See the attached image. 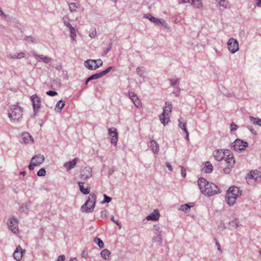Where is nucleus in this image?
Wrapping results in <instances>:
<instances>
[{
	"label": "nucleus",
	"instance_id": "nucleus-1",
	"mask_svg": "<svg viewBox=\"0 0 261 261\" xmlns=\"http://www.w3.org/2000/svg\"><path fill=\"white\" fill-rule=\"evenodd\" d=\"M198 185L201 193L208 196L217 194L221 192V189L217 185L210 183L204 178H199Z\"/></svg>",
	"mask_w": 261,
	"mask_h": 261
},
{
	"label": "nucleus",
	"instance_id": "nucleus-2",
	"mask_svg": "<svg viewBox=\"0 0 261 261\" xmlns=\"http://www.w3.org/2000/svg\"><path fill=\"white\" fill-rule=\"evenodd\" d=\"M241 193L242 191L238 187H231L226 194L225 199L227 203L229 206L233 205L236 199L241 196Z\"/></svg>",
	"mask_w": 261,
	"mask_h": 261
},
{
	"label": "nucleus",
	"instance_id": "nucleus-3",
	"mask_svg": "<svg viewBox=\"0 0 261 261\" xmlns=\"http://www.w3.org/2000/svg\"><path fill=\"white\" fill-rule=\"evenodd\" d=\"M22 116V109L17 105L11 106L8 110V116L11 121L17 122L20 121Z\"/></svg>",
	"mask_w": 261,
	"mask_h": 261
},
{
	"label": "nucleus",
	"instance_id": "nucleus-4",
	"mask_svg": "<svg viewBox=\"0 0 261 261\" xmlns=\"http://www.w3.org/2000/svg\"><path fill=\"white\" fill-rule=\"evenodd\" d=\"M96 195L94 193H91L88 199L81 207V211L87 213H92L94 211L96 204Z\"/></svg>",
	"mask_w": 261,
	"mask_h": 261
},
{
	"label": "nucleus",
	"instance_id": "nucleus-5",
	"mask_svg": "<svg viewBox=\"0 0 261 261\" xmlns=\"http://www.w3.org/2000/svg\"><path fill=\"white\" fill-rule=\"evenodd\" d=\"M165 105V107L163 109V112L159 116L161 123L164 126L169 121L168 114L171 113L172 109V105L170 102H166Z\"/></svg>",
	"mask_w": 261,
	"mask_h": 261
},
{
	"label": "nucleus",
	"instance_id": "nucleus-6",
	"mask_svg": "<svg viewBox=\"0 0 261 261\" xmlns=\"http://www.w3.org/2000/svg\"><path fill=\"white\" fill-rule=\"evenodd\" d=\"M224 162L225 164H227V167L223 169V171L225 173L228 174L230 172L235 164V160L233 155L228 154L227 157L224 160Z\"/></svg>",
	"mask_w": 261,
	"mask_h": 261
},
{
	"label": "nucleus",
	"instance_id": "nucleus-7",
	"mask_svg": "<svg viewBox=\"0 0 261 261\" xmlns=\"http://www.w3.org/2000/svg\"><path fill=\"white\" fill-rule=\"evenodd\" d=\"M144 17L157 25L160 24L165 28L168 27V24L164 19L155 18L149 13L144 14Z\"/></svg>",
	"mask_w": 261,
	"mask_h": 261
},
{
	"label": "nucleus",
	"instance_id": "nucleus-8",
	"mask_svg": "<svg viewBox=\"0 0 261 261\" xmlns=\"http://www.w3.org/2000/svg\"><path fill=\"white\" fill-rule=\"evenodd\" d=\"M18 220L15 217H11L9 218L7 225L9 229L14 233H17L18 232L17 226Z\"/></svg>",
	"mask_w": 261,
	"mask_h": 261
},
{
	"label": "nucleus",
	"instance_id": "nucleus-9",
	"mask_svg": "<svg viewBox=\"0 0 261 261\" xmlns=\"http://www.w3.org/2000/svg\"><path fill=\"white\" fill-rule=\"evenodd\" d=\"M227 45L228 50L232 54H234L239 50L238 41L233 38H231L228 40Z\"/></svg>",
	"mask_w": 261,
	"mask_h": 261
},
{
	"label": "nucleus",
	"instance_id": "nucleus-10",
	"mask_svg": "<svg viewBox=\"0 0 261 261\" xmlns=\"http://www.w3.org/2000/svg\"><path fill=\"white\" fill-rule=\"evenodd\" d=\"M248 146L247 142L243 141L240 139H236L233 143V147L236 151L243 150Z\"/></svg>",
	"mask_w": 261,
	"mask_h": 261
},
{
	"label": "nucleus",
	"instance_id": "nucleus-11",
	"mask_svg": "<svg viewBox=\"0 0 261 261\" xmlns=\"http://www.w3.org/2000/svg\"><path fill=\"white\" fill-rule=\"evenodd\" d=\"M31 100L33 102V107L35 113L38 112V110L41 106V99L37 94H34L31 96Z\"/></svg>",
	"mask_w": 261,
	"mask_h": 261
},
{
	"label": "nucleus",
	"instance_id": "nucleus-12",
	"mask_svg": "<svg viewBox=\"0 0 261 261\" xmlns=\"http://www.w3.org/2000/svg\"><path fill=\"white\" fill-rule=\"evenodd\" d=\"M81 178L83 180H87L92 175V169L89 167H86L81 171Z\"/></svg>",
	"mask_w": 261,
	"mask_h": 261
},
{
	"label": "nucleus",
	"instance_id": "nucleus-13",
	"mask_svg": "<svg viewBox=\"0 0 261 261\" xmlns=\"http://www.w3.org/2000/svg\"><path fill=\"white\" fill-rule=\"evenodd\" d=\"M109 134L111 136V142L112 144L116 145L118 141V133L115 127L110 128L108 130Z\"/></svg>",
	"mask_w": 261,
	"mask_h": 261
},
{
	"label": "nucleus",
	"instance_id": "nucleus-14",
	"mask_svg": "<svg viewBox=\"0 0 261 261\" xmlns=\"http://www.w3.org/2000/svg\"><path fill=\"white\" fill-rule=\"evenodd\" d=\"M20 142L27 144L30 142H33V139L29 133L28 132H24L22 133L21 136Z\"/></svg>",
	"mask_w": 261,
	"mask_h": 261
},
{
	"label": "nucleus",
	"instance_id": "nucleus-15",
	"mask_svg": "<svg viewBox=\"0 0 261 261\" xmlns=\"http://www.w3.org/2000/svg\"><path fill=\"white\" fill-rule=\"evenodd\" d=\"M33 56L38 62H43L45 63H48L52 60V59L50 58L44 56L42 55H39L35 53H33Z\"/></svg>",
	"mask_w": 261,
	"mask_h": 261
},
{
	"label": "nucleus",
	"instance_id": "nucleus-16",
	"mask_svg": "<svg viewBox=\"0 0 261 261\" xmlns=\"http://www.w3.org/2000/svg\"><path fill=\"white\" fill-rule=\"evenodd\" d=\"M160 216V212L158 210H154L150 215H148L146 219L148 221H157Z\"/></svg>",
	"mask_w": 261,
	"mask_h": 261
},
{
	"label": "nucleus",
	"instance_id": "nucleus-17",
	"mask_svg": "<svg viewBox=\"0 0 261 261\" xmlns=\"http://www.w3.org/2000/svg\"><path fill=\"white\" fill-rule=\"evenodd\" d=\"M44 160L45 158L44 155L38 154L33 156L31 161L34 163L35 165L37 166L41 164L44 161Z\"/></svg>",
	"mask_w": 261,
	"mask_h": 261
},
{
	"label": "nucleus",
	"instance_id": "nucleus-18",
	"mask_svg": "<svg viewBox=\"0 0 261 261\" xmlns=\"http://www.w3.org/2000/svg\"><path fill=\"white\" fill-rule=\"evenodd\" d=\"M23 251L20 246L17 247L13 253V257L17 261L20 260L22 257Z\"/></svg>",
	"mask_w": 261,
	"mask_h": 261
},
{
	"label": "nucleus",
	"instance_id": "nucleus-19",
	"mask_svg": "<svg viewBox=\"0 0 261 261\" xmlns=\"http://www.w3.org/2000/svg\"><path fill=\"white\" fill-rule=\"evenodd\" d=\"M78 160L79 159L77 158H75L72 161L65 163L64 166L66 169L67 171H69L73 168L75 166Z\"/></svg>",
	"mask_w": 261,
	"mask_h": 261
},
{
	"label": "nucleus",
	"instance_id": "nucleus-20",
	"mask_svg": "<svg viewBox=\"0 0 261 261\" xmlns=\"http://www.w3.org/2000/svg\"><path fill=\"white\" fill-rule=\"evenodd\" d=\"M215 159L217 161H221L224 159V152L222 150H216L213 153Z\"/></svg>",
	"mask_w": 261,
	"mask_h": 261
},
{
	"label": "nucleus",
	"instance_id": "nucleus-21",
	"mask_svg": "<svg viewBox=\"0 0 261 261\" xmlns=\"http://www.w3.org/2000/svg\"><path fill=\"white\" fill-rule=\"evenodd\" d=\"M150 148L155 154H156L159 151V146L158 143L154 140H150Z\"/></svg>",
	"mask_w": 261,
	"mask_h": 261
},
{
	"label": "nucleus",
	"instance_id": "nucleus-22",
	"mask_svg": "<svg viewBox=\"0 0 261 261\" xmlns=\"http://www.w3.org/2000/svg\"><path fill=\"white\" fill-rule=\"evenodd\" d=\"M96 62H97L96 60L89 59L85 61L84 65L88 69L93 70V65L94 64H96Z\"/></svg>",
	"mask_w": 261,
	"mask_h": 261
},
{
	"label": "nucleus",
	"instance_id": "nucleus-23",
	"mask_svg": "<svg viewBox=\"0 0 261 261\" xmlns=\"http://www.w3.org/2000/svg\"><path fill=\"white\" fill-rule=\"evenodd\" d=\"M152 242L154 243H159L160 244L162 243V232H156L154 233L152 238Z\"/></svg>",
	"mask_w": 261,
	"mask_h": 261
},
{
	"label": "nucleus",
	"instance_id": "nucleus-24",
	"mask_svg": "<svg viewBox=\"0 0 261 261\" xmlns=\"http://www.w3.org/2000/svg\"><path fill=\"white\" fill-rule=\"evenodd\" d=\"M84 183L83 182H81V181H79L78 182V185L79 186L80 191L84 194L87 195V194H89L90 191V188H85L84 187Z\"/></svg>",
	"mask_w": 261,
	"mask_h": 261
},
{
	"label": "nucleus",
	"instance_id": "nucleus-25",
	"mask_svg": "<svg viewBox=\"0 0 261 261\" xmlns=\"http://www.w3.org/2000/svg\"><path fill=\"white\" fill-rule=\"evenodd\" d=\"M65 103L64 101L62 100H59L56 105L55 111L58 112H60L62 108L65 106Z\"/></svg>",
	"mask_w": 261,
	"mask_h": 261
},
{
	"label": "nucleus",
	"instance_id": "nucleus-26",
	"mask_svg": "<svg viewBox=\"0 0 261 261\" xmlns=\"http://www.w3.org/2000/svg\"><path fill=\"white\" fill-rule=\"evenodd\" d=\"M258 177H261V173L257 171H251L248 175V178L251 179L254 178L257 179Z\"/></svg>",
	"mask_w": 261,
	"mask_h": 261
},
{
	"label": "nucleus",
	"instance_id": "nucleus-27",
	"mask_svg": "<svg viewBox=\"0 0 261 261\" xmlns=\"http://www.w3.org/2000/svg\"><path fill=\"white\" fill-rule=\"evenodd\" d=\"M178 126L184 132L188 131L186 127V123L184 122V119L181 117H180L178 119Z\"/></svg>",
	"mask_w": 261,
	"mask_h": 261
},
{
	"label": "nucleus",
	"instance_id": "nucleus-28",
	"mask_svg": "<svg viewBox=\"0 0 261 261\" xmlns=\"http://www.w3.org/2000/svg\"><path fill=\"white\" fill-rule=\"evenodd\" d=\"M69 31L70 32V36L72 39L73 41H76V33L75 29L72 27L71 28L69 29Z\"/></svg>",
	"mask_w": 261,
	"mask_h": 261
},
{
	"label": "nucleus",
	"instance_id": "nucleus-29",
	"mask_svg": "<svg viewBox=\"0 0 261 261\" xmlns=\"http://www.w3.org/2000/svg\"><path fill=\"white\" fill-rule=\"evenodd\" d=\"M205 170L204 172L209 173L212 172L213 167L212 164L210 162H206L205 164Z\"/></svg>",
	"mask_w": 261,
	"mask_h": 261
},
{
	"label": "nucleus",
	"instance_id": "nucleus-30",
	"mask_svg": "<svg viewBox=\"0 0 261 261\" xmlns=\"http://www.w3.org/2000/svg\"><path fill=\"white\" fill-rule=\"evenodd\" d=\"M219 3V5L224 8H227L229 6V3L227 0H215Z\"/></svg>",
	"mask_w": 261,
	"mask_h": 261
},
{
	"label": "nucleus",
	"instance_id": "nucleus-31",
	"mask_svg": "<svg viewBox=\"0 0 261 261\" xmlns=\"http://www.w3.org/2000/svg\"><path fill=\"white\" fill-rule=\"evenodd\" d=\"M190 3L192 5L195 6L197 8H200L202 7L201 0H191Z\"/></svg>",
	"mask_w": 261,
	"mask_h": 261
},
{
	"label": "nucleus",
	"instance_id": "nucleus-32",
	"mask_svg": "<svg viewBox=\"0 0 261 261\" xmlns=\"http://www.w3.org/2000/svg\"><path fill=\"white\" fill-rule=\"evenodd\" d=\"M110 253V251L108 249H105L101 251L100 255L102 258L106 259Z\"/></svg>",
	"mask_w": 261,
	"mask_h": 261
},
{
	"label": "nucleus",
	"instance_id": "nucleus-33",
	"mask_svg": "<svg viewBox=\"0 0 261 261\" xmlns=\"http://www.w3.org/2000/svg\"><path fill=\"white\" fill-rule=\"evenodd\" d=\"M94 242L97 244L98 247L100 248H103L104 247V244L102 241L99 238H95L94 239Z\"/></svg>",
	"mask_w": 261,
	"mask_h": 261
},
{
	"label": "nucleus",
	"instance_id": "nucleus-34",
	"mask_svg": "<svg viewBox=\"0 0 261 261\" xmlns=\"http://www.w3.org/2000/svg\"><path fill=\"white\" fill-rule=\"evenodd\" d=\"M145 68L143 66L138 67L136 69L137 74L140 76L142 77L144 73Z\"/></svg>",
	"mask_w": 261,
	"mask_h": 261
},
{
	"label": "nucleus",
	"instance_id": "nucleus-35",
	"mask_svg": "<svg viewBox=\"0 0 261 261\" xmlns=\"http://www.w3.org/2000/svg\"><path fill=\"white\" fill-rule=\"evenodd\" d=\"M191 207V206H190L189 204H185L180 206V210L184 211L185 213H188L189 212Z\"/></svg>",
	"mask_w": 261,
	"mask_h": 261
},
{
	"label": "nucleus",
	"instance_id": "nucleus-36",
	"mask_svg": "<svg viewBox=\"0 0 261 261\" xmlns=\"http://www.w3.org/2000/svg\"><path fill=\"white\" fill-rule=\"evenodd\" d=\"M24 40L28 43H36V39L32 36H26L24 38Z\"/></svg>",
	"mask_w": 261,
	"mask_h": 261
},
{
	"label": "nucleus",
	"instance_id": "nucleus-37",
	"mask_svg": "<svg viewBox=\"0 0 261 261\" xmlns=\"http://www.w3.org/2000/svg\"><path fill=\"white\" fill-rule=\"evenodd\" d=\"M102 77L100 72L92 74L89 77V80H96Z\"/></svg>",
	"mask_w": 261,
	"mask_h": 261
},
{
	"label": "nucleus",
	"instance_id": "nucleus-38",
	"mask_svg": "<svg viewBox=\"0 0 261 261\" xmlns=\"http://www.w3.org/2000/svg\"><path fill=\"white\" fill-rule=\"evenodd\" d=\"M250 120L253 122L254 124L257 125L258 123V122H261L260 121V118H255L253 116H249V117Z\"/></svg>",
	"mask_w": 261,
	"mask_h": 261
},
{
	"label": "nucleus",
	"instance_id": "nucleus-39",
	"mask_svg": "<svg viewBox=\"0 0 261 261\" xmlns=\"http://www.w3.org/2000/svg\"><path fill=\"white\" fill-rule=\"evenodd\" d=\"M77 8L76 4L74 3L69 4V8L71 12L75 11L76 9Z\"/></svg>",
	"mask_w": 261,
	"mask_h": 261
},
{
	"label": "nucleus",
	"instance_id": "nucleus-40",
	"mask_svg": "<svg viewBox=\"0 0 261 261\" xmlns=\"http://www.w3.org/2000/svg\"><path fill=\"white\" fill-rule=\"evenodd\" d=\"M104 199L101 202L102 204L106 203H109L111 201L112 198L109 196H108L106 194L103 195Z\"/></svg>",
	"mask_w": 261,
	"mask_h": 261
},
{
	"label": "nucleus",
	"instance_id": "nucleus-41",
	"mask_svg": "<svg viewBox=\"0 0 261 261\" xmlns=\"http://www.w3.org/2000/svg\"><path fill=\"white\" fill-rule=\"evenodd\" d=\"M46 174V171L45 169L44 168H41L38 172H37V175L38 176H44Z\"/></svg>",
	"mask_w": 261,
	"mask_h": 261
},
{
	"label": "nucleus",
	"instance_id": "nucleus-42",
	"mask_svg": "<svg viewBox=\"0 0 261 261\" xmlns=\"http://www.w3.org/2000/svg\"><path fill=\"white\" fill-rule=\"evenodd\" d=\"M96 29H92L90 30V32H89V36L91 38H94L96 36Z\"/></svg>",
	"mask_w": 261,
	"mask_h": 261
},
{
	"label": "nucleus",
	"instance_id": "nucleus-43",
	"mask_svg": "<svg viewBox=\"0 0 261 261\" xmlns=\"http://www.w3.org/2000/svg\"><path fill=\"white\" fill-rule=\"evenodd\" d=\"M112 68L113 67L112 66H109L106 70L100 72L102 76L105 75L108 73H109L112 69Z\"/></svg>",
	"mask_w": 261,
	"mask_h": 261
},
{
	"label": "nucleus",
	"instance_id": "nucleus-44",
	"mask_svg": "<svg viewBox=\"0 0 261 261\" xmlns=\"http://www.w3.org/2000/svg\"><path fill=\"white\" fill-rule=\"evenodd\" d=\"M134 105H135L136 107H137V108H139L140 107H141V101L138 99V98H137V99L133 100Z\"/></svg>",
	"mask_w": 261,
	"mask_h": 261
},
{
	"label": "nucleus",
	"instance_id": "nucleus-45",
	"mask_svg": "<svg viewBox=\"0 0 261 261\" xmlns=\"http://www.w3.org/2000/svg\"><path fill=\"white\" fill-rule=\"evenodd\" d=\"M97 61H98V62H100V64H98L96 63V64H94V65L93 66V70H95L102 65L103 63H102V61L101 60L99 59V60H97Z\"/></svg>",
	"mask_w": 261,
	"mask_h": 261
},
{
	"label": "nucleus",
	"instance_id": "nucleus-46",
	"mask_svg": "<svg viewBox=\"0 0 261 261\" xmlns=\"http://www.w3.org/2000/svg\"><path fill=\"white\" fill-rule=\"evenodd\" d=\"M111 220L113 221L114 223H115L117 225H118L119 227V228H121V224L118 221H116L114 219V216L113 215H112L111 217Z\"/></svg>",
	"mask_w": 261,
	"mask_h": 261
},
{
	"label": "nucleus",
	"instance_id": "nucleus-47",
	"mask_svg": "<svg viewBox=\"0 0 261 261\" xmlns=\"http://www.w3.org/2000/svg\"><path fill=\"white\" fill-rule=\"evenodd\" d=\"M57 92L55 91L50 90L46 92V94L50 96H54L57 95Z\"/></svg>",
	"mask_w": 261,
	"mask_h": 261
},
{
	"label": "nucleus",
	"instance_id": "nucleus-48",
	"mask_svg": "<svg viewBox=\"0 0 261 261\" xmlns=\"http://www.w3.org/2000/svg\"><path fill=\"white\" fill-rule=\"evenodd\" d=\"M129 96L132 101L138 98L136 94L133 92L129 93Z\"/></svg>",
	"mask_w": 261,
	"mask_h": 261
},
{
	"label": "nucleus",
	"instance_id": "nucleus-49",
	"mask_svg": "<svg viewBox=\"0 0 261 261\" xmlns=\"http://www.w3.org/2000/svg\"><path fill=\"white\" fill-rule=\"evenodd\" d=\"M171 82V86H174L177 83L178 80L177 79H171L169 80Z\"/></svg>",
	"mask_w": 261,
	"mask_h": 261
},
{
	"label": "nucleus",
	"instance_id": "nucleus-50",
	"mask_svg": "<svg viewBox=\"0 0 261 261\" xmlns=\"http://www.w3.org/2000/svg\"><path fill=\"white\" fill-rule=\"evenodd\" d=\"M37 166L36 165H34V163H33L32 161H31L30 163L28 166V168L30 170H33L34 169V167Z\"/></svg>",
	"mask_w": 261,
	"mask_h": 261
},
{
	"label": "nucleus",
	"instance_id": "nucleus-51",
	"mask_svg": "<svg viewBox=\"0 0 261 261\" xmlns=\"http://www.w3.org/2000/svg\"><path fill=\"white\" fill-rule=\"evenodd\" d=\"M247 128L250 130V132L254 135H256V132L251 126H247Z\"/></svg>",
	"mask_w": 261,
	"mask_h": 261
},
{
	"label": "nucleus",
	"instance_id": "nucleus-52",
	"mask_svg": "<svg viewBox=\"0 0 261 261\" xmlns=\"http://www.w3.org/2000/svg\"><path fill=\"white\" fill-rule=\"evenodd\" d=\"M181 168V175L183 177H185L186 176V170L182 166H180Z\"/></svg>",
	"mask_w": 261,
	"mask_h": 261
},
{
	"label": "nucleus",
	"instance_id": "nucleus-53",
	"mask_svg": "<svg viewBox=\"0 0 261 261\" xmlns=\"http://www.w3.org/2000/svg\"><path fill=\"white\" fill-rule=\"evenodd\" d=\"M112 48V43H111L104 50L103 54L105 55H107L108 52Z\"/></svg>",
	"mask_w": 261,
	"mask_h": 261
},
{
	"label": "nucleus",
	"instance_id": "nucleus-54",
	"mask_svg": "<svg viewBox=\"0 0 261 261\" xmlns=\"http://www.w3.org/2000/svg\"><path fill=\"white\" fill-rule=\"evenodd\" d=\"M16 54H17V57H16L17 59H21L22 58H23L25 57V54L23 52L17 53Z\"/></svg>",
	"mask_w": 261,
	"mask_h": 261
},
{
	"label": "nucleus",
	"instance_id": "nucleus-55",
	"mask_svg": "<svg viewBox=\"0 0 261 261\" xmlns=\"http://www.w3.org/2000/svg\"><path fill=\"white\" fill-rule=\"evenodd\" d=\"M0 16L3 17L5 19H6V20H10L11 19V17L9 15H6L4 13V15H0Z\"/></svg>",
	"mask_w": 261,
	"mask_h": 261
},
{
	"label": "nucleus",
	"instance_id": "nucleus-56",
	"mask_svg": "<svg viewBox=\"0 0 261 261\" xmlns=\"http://www.w3.org/2000/svg\"><path fill=\"white\" fill-rule=\"evenodd\" d=\"M215 244H216V246H217V249L219 251L222 252V250L221 249V246H220V244L219 243V242L217 241V240L216 239H215Z\"/></svg>",
	"mask_w": 261,
	"mask_h": 261
},
{
	"label": "nucleus",
	"instance_id": "nucleus-57",
	"mask_svg": "<svg viewBox=\"0 0 261 261\" xmlns=\"http://www.w3.org/2000/svg\"><path fill=\"white\" fill-rule=\"evenodd\" d=\"M237 128H238V126L237 125L234 124L233 123H232V124H231L230 130L231 132H234L236 130H237Z\"/></svg>",
	"mask_w": 261,
	"mask_h": 261
},
{
	"label": "nucleus",
	"instance_id": "nucleus-58",
	"mask_svg": "<svg viewBox=\"0 0 261 261\" xmlns=\"http://www.w3.org/2000/svg\"><path fill=\"white\" fill-rule=\"evenodd\" d=\"M153 229L156 231V232H162L160 231V227L159 225L155 224L153 225Z\"/></svg>",
	"mask_w": 261,
	"mask_h": 261
},
{
	"label": "nucleus",
	"instance_id": "nucleus-59",
	"mask_svg": "<svg viewBox=\"0 0 261 261\" xmlns=\"http://www.w3.org/2000/svg\"><path fill=\"white\" fill-rule=\"evenodd\" d=\"M65 259V257L64 255H60L57 261H64Z\"/></svg>",
	"mask_w": 261,
	"mask_h": 261
},
{
	"label": "nucleus",
	"instance_id": "nucleus-60",
	"mask_svg": "<svg viewBox=\"0 0 261 261\" xmlns=\"http://www.w3.org/2000/svg\"><path fill=\"white\" fill-rule=\"evenodd\" d=\"M81 256L82 257L87 258L88 256V252L86 250H84L81 254Z\"/></svg>",
	"mask_w": 261,
	"mask_h": 261
},
{
	"label": "nucleus",
	"instance_id": "nucleus-61",
	"mask_svg": "<svg viewBox=\"0 0 261 261\" xmlns=\"http://www.w3.org/2000/svg\"><path fill=\"white\" fill-rule=\"evenodd\" d=\"M7 56H8V58H9V59H17V58H16L17 54H15L13 55H12L11 54H9Z\"/></svg>",
	"mask_w": 261,
	"mask_h": 261
},
{
	"label": "nucleus",
	"instance_id": "nucleus-62",
	"mask_svg": "<svg viewBox=\"0 0 261 261\" xmlns=\"http://www.w3.org/2000/svg\"><path fill=\"white\" fill-rule=\"evenodd\" d=\"M64 25L67 27L68 28V29L71 28L72 27V25L70 24V22H69L68 21V22H65V24Z\"/></svg>",
	"mask_w": 261,
	"mask_h": 261
},
{
	"label": "nucleus",
	"instance_id": "nucleus-63",
	"mask_svg": "<svg viewBox=\"0 0 261 261\" xmlns=\"http://www.w3.org/2000/svg\"><path fill=\"white\" fill-rule=\"evenodd\" d=\"M190 0H181L178 1V4H184V3H190Z\"/></svg>",
	"mask_w": 261,
	"mask_h": 261
},
{
	"label": "nucleus",
	"instance_id": "nucleus-64",
	"mask_svg": "<svg viewBox=\"0 0 261 261\" xmlns=\"http://www.w3.org/2000/svg\"><path fill=\"white\" fill-rule=\"evenodd\" d=\"M166 166L168 168L169 170H170V171L172 170V167L169 163H168V162L166 163Z\"/></svg>",
	"mask_w": 261,
	"mask_h": 261
}]
</instances>
